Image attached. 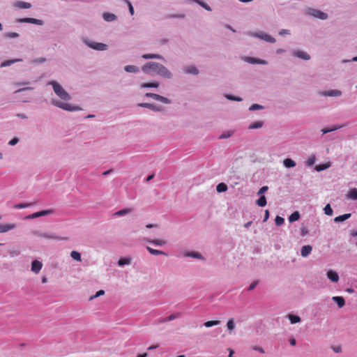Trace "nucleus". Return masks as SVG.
<instances>
[{
    "instance_id": "f257e3e1",
    "label": "nucleus",
    "mask_w": 357,
    "mask_h": 357,
    "mask_svg": "<svg viewBox=\"0 0 357 357\" xmlns=\"http://www.w3.org/2000/svg\"><path fill=\"white\" fill-rule=\"evenodd\" d=\"M142 71L148 75L155 73L163 77L170 79L172 73L163 65L157 62H148L142 67Z\"/></svg>"
},
{
    "instance_id": "f03ea898",
    "label": "nucleus",
    "mask_w": 357,
    "mask_h": 357,
    "mask_svg": "<svg viewBox=\"0 0 357 357\" xmlns=\"http://www.w3.org/2000/svg\"><path fill=\"white\" fill-rule=\"evenodd\" d=\"M55 93L62 100H70V96L63 89V88L56 82H51Z\"/></svg>"
},
{
    "instance_id": "7ed1b4c3",
    "label": "nucleus",
    "mask_w": 357,
    "mask_h": 357,
    "mask_svg": "<svg viewBox=\"0 0 357 357\" xmlns=\"http://www.w3.org/2000/svg\"><path fill=\"white\" fill-rule=\"evenodd\" d=\"M305 14L314 18H319L321 20H326L328 17V15L326 13L312 8H307L305 10Z\"/></svg>"
},
{
    "instance_id": "20e7f679",
    "label": "nucleus",
    "mask_w": 357,
    "mask_h": 357,
    "mask_svg": "<svg viewBox=\"0 0 357 357\" xmlns=\"http://www.w3.org/2000/svg\"><path fill=\"white\" fill-rule=\"evenodd\" d=\"M52 103L55 106H56L59 108H61L64 110H67V111H76V110L79 109V108L78 107L72 106L71 105H70L68 103L63 102L59 100H53Z\"/></svg>"
},
{
    "instance_id": "39448f33",
    "label": "nucleus",
    "mask_w": 357,
    "mask_h": 357,
    "mask_svg": "<svg viewBox=\"0 0 357 357\" xmlns=\"http://www.w3.org/2000/svg\"><path fill=\"white\" fill-rule=\"evenodd\" d=\"M145 96L146 97H149V98H153L154 100H158V101H160L165 104H169L171 102V100L165 97H163V96H161L158 94H156V93H146L145 94Z\"/></svg>"
},
{
    "instance_id": "423d86ee",
    "label": "nucleus",
    "mask_w": 357,
    "mask_h": 357,
    "mask_svg": "<svg viewBox=\"0 0 357 357\" xmlns=\"http://www.w3.org/2000/svg\"><path fill=\"white\" fill-rule=\"evenodd\" d=\"M17 22H26V23H31L35 24L38 25H43V21L41 20L36 19V18H31V17H24V18H19L17 20Z\"/></svg>"
},
{
    "instance_id": "0eeeda50",
    "label": "nucleus",
    "mask_w": 357,
    "mask_h": 357,
    "mask_svg": "<svg viewBox=\"0 0 357 357\" xmlns=\"http://www.w3.org/2000/svg\"><path fill=\"white\" fill-rule=\"evenodd\" d=\"M255 36L271 43H275L273 37L265 33H255Z\"/></svg>"
},
{
    "instance_id": "6e6552de",
    "label": "nucleus",
    "mask_w": 357,
    "mask_h": 357,
    "mask_svg": "<svg viewBox=\"0 0 357 357\" xmlns=\"http://www.w3.org/2000/svg\"><path fill=\"white\" fill-rule=\"evenodd\" d=\"M89 47L96 50H107V45L101 43L90 42L87 43Z\"/></svg>"
},
{
    "instance_id": "1a4fd4ad",
    "label": "nucleus",
    "mask_w": 357,
    "mask_h": 357,
    "mask_svg": "<svg viewBox=\"0 0 357 357\" xmlns=\"http://www.w3.org/2000/svg\"><path fill=\"white\" fill-rule=\"evenodd\" d=\"M13 6L20 9H28L31 7V4L25 1H17L13 3Z\"/></svg>"
},
{
    "instance_id": "9d476101",
    "label": "nucleus",
    "mask_w": 357,
    "mask_h": 357,
    "mask_svg": "<svg viewBox=\"0 0 357 357\" xmlns=\"http://www.w3.org/2000/svg\"><path fill=\"white\" fill-rule=\"evenodd\" d=\"M43 264L38 260H34L31 264V271L36 273H38L42 268Z\"/></svg>"
},
{
    "instance_id": "9b49d317",
    "label": "nucleus",
    "mask_w": 357,
    "mask_h": 357,
    "mask_svg": "<svg viewBox=\"0 0 357 357\" xmlns=\"http://www.w3.org/2000/svg\"><path fill=\"white\" fill-rule=\"evenodd\" d=\"M15 227V224H0V233L8 231Z\"/></svg>"
},
{
    "instance_id": "f8f14e48",
    "label": "nucleus",
    "mask_w": 357,
    "mask_h": 357,
    "mask_svg": "<svg viewBox=\"0 0 357 357\" xmlns=\"http://www.w3.org/2000/svg\"><path fill=\"white\" fill-rule=\"evenodd\" d=\"M138 105L142 107L149 108L153 111H160L161 110L160 107L155 105L153 104H151V103H139Z\"/></svg>"
},
{
    "instance_id": "ddd939ff",
    "label": "nucleus",
    "mask_w": 357,
    "mask_h": 357,
    "mask_svg": "<svg viewBox=\"0 0 357 357\" xmlns=\"http://www.w3.org/2000/svg\"><path fill=\"white\" fill-rule=\"evenodd\" d=\"M312 248L311 245H304L301 248V255L303 257H307L312 252Z\"/></svg>"
},
{
    "instance_id": "4468645a",
    "label": "nucleus",
    "mask_w": 357,
    "mask_h": 357,
    "mask_svg": "<svg viewBox=\"0 0 357 357\" xmlns=\"http://www.w3.org/2000/svg\"><path fill=\"white\" fill-rule=\"evenodd\" d=\"M327 277L334 282H337L339 280L338 274L333 271H328L327 273Z\"/></svg>"
},
{
    "instance_id": "2eb2a0df",
    "label": "nucleus",
    "mask_w": 357,
    "mask_h": 357,
    "mask_svg": "<svg viewBox=\"0 0 357 357\" xmlns=\"http://www.w3.org/2000/svg\"><path fill=\"white\" fill-rule=\"evenodd\" d=\"M294 55L304 60H309L310 59V55L303 51H296L294 52Z\"/></svg>"
},
{
    "instance_id": "dca6fc26",
    "label": "nucleus",
    "mask_w": 357,
    "mask_h": 357,
    "mask_svg": "<svg viewBox=\"0 0 357 357\" xmlns=\"http://www.w3.org/2000/svg\"><path fill=\"white\" fill-rule=\"evenodd\" d=\"M332 299L337 304L339 307H342L345 304L344 299L342 296H333Z\"/></svg>"
},
{
    "instance_id": "f3484780",
    "label": "nucleus",
    "mask_w": 357,
    "mask_h": 357,
    "mask_svg": "<svg viewBox=\"0 0 357 357\" xmlns=\"http://www.w3.org/2000/svg\"><path fill=\"white\" fill-rule=\"evenodd\" d=\"M341 93V91L339 90H331L325 91L322 94L326 96H339Z\"/></svg>"
},
{
    "instance_id": "a211bd4d",
    "label": "nucleus",
    "mask_w": 357,
    "mask_h": 357,
    "mask_svg": "<svg viewBox=\"0 0 357 357\" xmlns=\"http://www.w3.org/2000/svg\"><path fill=\"white\" fill-rule=\"evenodd\" d=\"M142 57L144 59H162L163 57L158 54H144L142 56Z\"/></svg>"
},
{
    "instance_id": "6ab92c4d",
    "label": "nucleus",
    "mask_w": 357,
    "mask_h": 357,
    "mask_svg": "<svg viewBox=\"0 0 357 357\" xmlns=\"http://www.w3.org/2000/svg\"><path fill=\"white\" fill-rule=\"evenodd\" d=\"M347 197L352 200H357V188L351 189L347 194Z\"/></svg>"
},
{
    "instance_id": "aec40b11",
    "label": "nucleus",
    "mask_w": 357,
    "mask_h": 357,
    "mask_svg": "<svg viewBox=\"0 0 357 357\" xmlns=\"http://www.w3.org/2000/svg\"><path fill=\"white\" fill-rule=\"evenodd\" d=\"M351 213H345L344 215H339V216L335 218L334 221L335 222H343V221L349 219L351 217Z\"/></svg>"
},
{
    "instance_id": "412c9836",
    "label": "nucleus",
    "mask_w": 357,
    "mask_h": 357,
    "mask_svg": "<svg viewBox=\"0 0 357 357\" xmlns=\"http://www.w3.org/2000/svg\"><path fill=\"white\" fill-rule=\"evenodd\" d=\"M181 316L180 313H176V314H172L169 316L167 317L166 318L162 319L160 322L164 323L166 321L174 320L176 318H178Z\"/></svg>"
},
{
    "instance_id": "4be33fe9",
    "label": "nucleus",
    "mask_w": 357,
    "mask_h": 357,
    "mask_svg": "<svg viewBox=\"0 0 357 357\" xmlns=\"http://www.w3.org/2000/svg\"><path fill=\"white\" fill-rule=\"evenodd\" d=\"M247 61L250 63H259V64H266L267 63V61L265 60L252 58V57H248Z\"/></svg>"
},
{
    "instance_id": "5701e85b",
    "label": "nucleus",
    "mask_w": 357,
    "mask_h": 357,
    "mask_svg": "<svg viewBox=\"0 0 357 357\" xmlns=\"http://www.w3.org/2000/svg\"><path fill=\"white\" fill-rule=\"evenodd\" d=\"M116 16L113 13H106L103 15V19L107 22H112L115 20Z\"/></svg>"
},
{
    "instance_id": "b1692460",
    "label": "nucleus",
    "mask_w": 357,
    "mask_h": 357,
    "mask_svg": "<svg viewBox=\"0 0 357 357\" xmlns=\"http://www.w3.org/2000/svg\"><path fill=\"white\" fill-rule=\"evenodd\" d=\"M124 69L128 73H137L139 71V68L134 65L126 66Z\"/></svg>"
},
{
    "instance_id": "393cba45",
    "label": "nucleus",
    "mask_w": 357,
    "mask_h": 357,
    "mask_svg": "<svg viewBox=\"0 0 357 357\" xmlns=\"http://www.w3.org/2000/svg\"><path fill=\"white\" fill-rule=\"evenodd\" d=\"M185 72L186 73L194 74V75H197L199 73L197 68L193 66H188V67L185 68Z\"/></svg>"
},
{
    "instance_id": "a878e982",
    "label": "nucleus",
    "mask_w": 357,
    "mask_h": 357,
    "mask_svg": "<svg viewBox=\"0 0 357 357\" xmlns=\"http://www.w3.org/2000/svg\"><path fill=\"white\" fill-rule=\"evenodd\" d=\"M284 165L286 167L290 168L294 167L296 165V162L291 158H287L283 162Z\"/></svg>"
},
{
    "instance_id": "bb28decb",
    "label": "nucleus",
    "mask_w": 357,
    "mask_h": 357,
    "mask_svg": "<svg viewBox=\"0 0 357 357\" xmlns=\"http://www.w3.org/2000/svg\"><path fill=\"white\" fill-rule=\"evenodd\" d=\"M159 86L158 82H149V83H144L141 84V88H157Z\"/></svg>"
},
{
    "instance_id": "cd10ccee",
    "label": "nucleus",
    "mask_w": 357,
    "mask_h": 357,
    "mask_svg": "<svg viewBox=\"0 0 357 357\" xmlns=\"http://www.w3.org/2000/svg\"><path fill=\"white\" fill-rule=\"evenodd\" d=\"M146 249L151 254V255H165V252H162V251H160V250H155V249H153V248H151V247H146Z\"/></svg>"
},
{
    "instance_id": "c85d7f7f",
    "label": "nucleus",
    "mask_w": 357,
    "mask_h": 357,
    "mask_svg": "<svg viewBox=\"0 0 357 357\" xmlns=\"http://www.w3.org/2000/svg\"><path fill=\"white\" fill-rule=\"evenodd\" d=\"M300 218V213L298 211L294 212L289 218L290 222H295Z\"/></svg>"
},
{
    "instance_id": "c756f323",
    "label": "nucleus",
    "mask_w": 357,
    "mask_h": 357,
    "mask_svg": "<svg viewBox=\"0 0 357 357\" xmlns=\"http://www.w3.org/2000/svg\"><path fill=\"white\" fill-rule=\"evenodd\" d=\"M227 186L225 183H219L217 187H216V190L218 192H225L227 191Z\"/></svg>"
},
{
    "instance_id": "7c9ffc66",
    "label": "nucleus",
    "mask_w": 357,
    "mask_h": 357,
    "mask_svg": "<svg viewBox=\"0 0 357 357\" xmlns=\"http://www.w3.org/2000/svg\"><path fill=\"white\" fill-rule=\"evenodd\" d=\"M132 211V209L130 208H128L120 210V211L116 212L114 215H118V216H121V215H126Z\"/></svg>"
},
{
    "instance_id": "2f4dec72",
    "label": "nucleus",
    "mask_w": 357,
    "mask_h": 357,
    "mask_svg": "<svg viewBox=\"0 0 357 357\" xmlns=\"http://www.w3.org/2000/svg\"><path fill=\"white\" fill-rule=\"evenodd\" d=\"M257 204L259 206H265L266 205V199L265 196H261L257 201Z\"/></svg>"
},
{
    "instance_id": "473e14b6",
    "label": "nucleus",
    "mask_w": 357,
    "mask_h": 357,
    "mask_svg": "<svg viewBox=\"0 0 357 357\" xmlns=\"http://www.w3.org/2000/svg\"><path fill=\"white\" fill-rule=\"evenodd\" d=\"M70 256L73 259L77 261H81L82 260L80 253L77 251H72L70 253Z\"/></svg>"
},
{
    "instance_id": "72a5a7b5",
    "label": "nucleus",
    "mask_w": 357,
    "mask_h": 357,
    "mask_svg": "<svg viewBox=\"0 0 357 357\" xmlns=\"http://www.w3.org/2000/svg\"><path fill=\"white\" fill-rule=\"evenodd\" d=\"M147 241L150 242L155 245H159V246L163 245L166 243V241L163 239H155L153 241Z\"/></svg>"
},
{
    "instance_id": "f704fd0d",
    "label": "nucleus",
    "mask_w": 357,
    "mask_h": 357,
    "mask_svg": "<svg viewBox=\"0 0 357 357\" xmlns=\"http://www.w3.org/2000/svg\"><path fill=\"white\" fill-rule=\"evenodd\" d=\"M342 127H343V126H333V127H331V128H324V129H322V130H321V131H322V132H323L324 134H326V133H328V132H332V131L336 130H337V129H340V128H342Z\"/></svg>"
},
{
    "instance_id": "c9c22d12",
    "label": "nucleus",
    "mask_w": 357,
    "mask_h": 357,
    "mask_svg": "<svg viewBox=\"0 0 357 357\" xmlns=\"http://www.w3.org/2000/svg\"><path fill=\"white\" fill-rule=\"evenodd\" d=\"M289 319L291 324H296L301 321V318L298 316L289 314Z\"/></svg>"
},
{
    "instance_id": "e433bc0d",
    "label": "nucleus",
    "mask_w": 357,
    "mask_h": 357,
    "mask_svg": "<svg viewBox=\"0 0 357 357\" xmlns=\"http://www.w3.org/2000/svg\"><path fill=\"white\" fill-rule=\"evenodd\" d=\"M220 321H206L204 324V326L209 328V327H212L213 326H217V325L220 324Z\"/></svg>"
},
{
    "instance_id": "4c0bfd02",
    "label": "nucleus",
    "mask_w": 357,
    "mask_h": 357,
    "mask_svg": "<svg viewBox=\"0 0 357 357\" xmlns=\"http://www.w3.org/2000/svg\"><path fill=\"white\" fill-rule=\"evenodd\" d=\"M38 217L43 216V215H47L53 213V210L48 209V210H44L37 212Z\"/></svg>"
},
{
    "instance_id": "58836bf2",
    "label": "nucleus",
    "mask_w": 357,
    "mask_h": 357,
    "mask_svg": "<svg viewBox=\"0 0 357 357\" xmlns=\"http://www.w3.org/2000/svg\"><path fill=\"white\" fill-rule=\"evenodd\" d=\"M325 214L328 215H332L333 211L332 208L331 207L330 204H326V206L324 208Z\"/></svg>"
},
{
    "instance_id": "ea45409f",
    "label": "nucleus",
    "mask_w": 357,
    "mask_h": 357,
    "mask_svg": "<svg viewBox=\"0 0 357 357\" xmlns=\"http://www.w3.org/2000/svg\"><path fill=\"white\" fill-rule=\"evenodd\" d=\"M263 126V123L261 121H257V122H255L254 123L250 125L249 126V129H257V128H259L261 127H262Z\"/></svg>"
},
{
    "instance_id": "a19ab883",
    "label": "nucleus",
    "mask_w": 357,
    "mask_h": 357,
    "mask_svg": "<svg viewBox=\"0 0 357 357\" xmlns=\"http://www.w3.org/2000/svg\"><path fill=\"white\" fill-rule=\"evenodd\" d=\"M227 326L229 331L234 330V328H235V324L233 319H230L228 320L227 323Z\"/></svg>"
},
{
    "instance_id": "79ce46f5",
    "label": "nucleus",
    "mask_w": 357,
    "mask_h": 357,
    "mask_svg": "<svg viewBox=\"0 0 357 357\" xmlns=\"http://www.w3.org/2000/svg\"><path fill=\"white\" fill-rule=\"evenodd\" d=\"M130 263V259L128 258H122L120 259L118 261V264L119 266H123L126 264H129Z\"/></svg>"
},
{
    "instance_id": "37998d69",
    "label": "nucleus",
    "mask_w": 357,
    "mask_h": 357,
    "mask_svg": "<svg viewBox=\"0 0 357 357\" xmlns=\"http://www.w3.org/2000/svg\"><path fill=\"white\" fill-rule=\"evenodd\" d=\"M21 61V59H15V60H8V61H6L4 62H3L1 65V67H4V66H8L13 63H14L15 62H17V61Z\"/></svg>"
},
{
    "instance_id": "c03bdc74",
    "label": "nucleus",
    "mask_w": 357,
    "mask_h": 357,
    "mask_svg": "<svg viewBox=\"0 0 357 357\" xmlns=\"http://www.w3.org/2000/svg\"><path fill=\"white\" fill-rule=\"evenodd\" d=\"M275 222L277 226H281L284 222V219L278 215L275 218Z\"/></svg>"
},
{
    "instance_id": "a18cd8bd",
    "label": "nucleus",
    "mask_w": 357,
    "mask_h": 357,
    "mask_svg": "<svg viewBox=\"0 0 357 357\" xmlns=\"http://www.w3.org/2000/svg\"><path fill=\"white\" fill-rule=\"evenodd\" d=\"M105 294V291L101 289V290H99L96 292V294L93 296H91L90 298H89V301H91L93 299H94L95 298H97V297H99L100 296H102Z\"/></svg>"
},
{
    "instance_id": "49530a36",
    "label": "nucleus",
    "mask_w": 357,
    "mask_h": 357,
    "mask_svg": "<svg viewBox=\"0 0 357 357\" xmlns=\"http://www.w3.org/2000/svg\"><path fill=\"white\" fill-rule=\"evenodd\" d=\"M31 205V204H15L13 208H16V209H20V208H26V207H29Z\"/></svg>"
},
{
    "instance_id": "de8ad7c7",
    "label": "nucleus",
    "mask_w": 357,
    "mask_h": 357,
    "mask_svg": "<svg viewBox=\"0 0 357 357\" xmlns=\"http://www.w3.org/2000/svg\"><path fill=\"white\" fill-rule=\"evenodd\" d=\"M330 165H319L316 166L315 169L318 172L322 171L328 168Z\"/></svg>"
},
{
    "instance_id": "09e8293b",
    "label": "nucleus",
    "mask_w": 357,
    "mask_h": 357,
    "mask_svg": "<svg viewBox=\"0 0 357 357\" xmlns=\"http://www.w3.org/2000/svg\"><path fill=\"white\" fill-rule=\"evenodd\" d=\"M186 255L188 257H192L197 258V259L202 258L201 255L198 252H190V253H188Z\"/></svg>"
},
{
    "instance_id": "8fccbe9b",
    "label": "nucleus",
    "mask_w": 357,
    "mask_h": 357,
    "mask_svg": "<svg viewBox=\"0 0 357 357\" xmlns=\"http://www.w3.org/2000/svg\"><path fill=\"white\" fill-rule=\"evenodd\" d=\"M263 109V107L258 104H253L249 108V109L251 111L255 110V109Z\"/></svg>"
},
{
    "instance_id": "3c124183",
    "label": "nucleus",
    "mask_w": 357,
    "mask_h": 357,
    "mask_svg": "<svg viewBox=\"0 0 357 357\" xmlns=\"http://www.w3.org/2000/svg\"><path fill=\"white\" fill-rule=\"evenodd\" d=\"M6 36L7 38H17L19 36V34L15 32H9L6 34Z\"/></svg>"
},
{
    "instance_id": "603ef678",
    "label": "nucleus",
    "mask_w": 357,
    "mask_h": 357,
    "mask_svg": "<svg viewBox=\"0 0 357 357\" xmlns=\"http://www.w3.org/2000/svg\"><path fill=\"white\" fill-rule=\"evenodd\" d=\"M314 162H315V157L314 156L310 157L308 158V160L307 161V165L308 166H312V165H314Z\"/></svg>"
},
{
    "instance_id": "864d4df0",
    "label": "nucleus",
    "mask_w": 357,
    "mask_h": 357,
    "mask_svg": "<svg viewBox=\"0 0 357 357\" xmlns=\"http://www.w3.org/2000/svg\"><path fill=\"white\" fill-rule=\"evenodd\" d=\"M226 97H227V99L231 100H236V101H241L242 100L241 98L234 97V96H231V95H227Z\"/></svg>"
},
{
    "instance_id": "5fc2aeb1",
    "label": "nucleus",
    "mask_w": 357,
    "mask_h": 357,
    "mask_svg": "<svg viewBox=\"0 0 357 357\" xmlns=\"http://www.w3.org/2000/svg\"><path fill=\"white\" fill-rule=\"evenodd\" d=\"M184 17H185L184 14H177V15H167V17H168V18H174V17L183 18Z\"/></svg>"
},
{
    "instance_id": "6e6d98bb",
    "label": "nucleus",
    "mask_w": 357,
    "mask_h": 357,
    "mask_svg": "<svg viewBox=\"0 0 357 357\" xmlns=\"http://www.w3.org/2000/svg\"><path fill=\"white\" fill-rule=\"evenodd\" d=\"M19 139L17 137H14L9 142L8 144L10 146H14L18 142Z\"/></svg>"
},
{
    "instance_id": "4d7b16f0",
    "label": "nucleus",
    "mask_w": 357,
    "mask_h": 357,
    "mask_svg": "<svg viewBox=\"0 0 357 357\" xmlns=\"http://www.w3.org/2000/svg\"><path fill=\"white\" fill-rule=\"evenodd\" d=\"M252 349L253 350L257 351H259V352H260L261 354H264L265 353L264 349L262 347H260L255 346V347H252Z\"/></svg>"
},
{
    "instance_id": "13d9d810",
    "label": "nucleus",
    "mask_w": 357,
    "mask_h": 357,
    "mask_svg": "<svg viewBox=\"0 0 357 357\" xmlns=\"http://www.w3.org/2000/svg\"><path fill=\"white\" fill-rule=\"evenodd\" d=\"M257 284H258L257 282H254L251 283L248 287V290L249 291L253 290L255 288V287L257 285Z\"/></svg>"
},
{
    "instance_id": "bf43d9fd",
    "label": "nucleus",
    "mask_w": 357,
    "mask_h": 357,
    "mask_svg": "<svg viewBox=\"0 0 357 357\" xmlns=\"http://www.w3.org/2000/svg\"><path fill=\"white\" fill-rule=\"evenodd\" d=\"M19 254H20V251L17 250L10 251V255L11 257L18 255Z\"/></svg>"
},
{
    "instance_id": "052dcab7",
    "label": "nucleus",
    "mask_w": 357,
    "mask_h": 357,
    "mask_svg": "<svg viewBox=\"0 0 357 357\" xmlns=\"http://www.w3.org/2000/svg\"><path fill=\"white\" fill-rule=\"evenodd\" d=\"M267 190H268V187L267 186H263L259 190L258 194H262V193L265 192Z\"/></svg>"
},
{
    "instance_id": "680f3d73",
    "label": "nucleus",
    "mask_w": 357,
    "mask_h": 357,
    "mask_svg": "<svg viewBox=\"0 0 357 357\" xmlns=\"http://www.w3.org/2000/svg\"><path fill=\"white\" fill-rule=\"evenodd\" d=\"M32 89H33V88H31V87H26V88L20 89L18 90L15 91V93H20V92H21L22 91L32 90Z\"/></svg>"
},
{
    "instance_id": "e2e57ef3",
    "label": "nucleus",
    "mask_w": 357,
    "mask_h": 357,
    "mask_svg": "<svg viewBox=\"0 0 357 357\" xmlns=\"http://www.w3.org/2000/svg\"><path fill=\"white\" fill-rule=\"evenodd\" d=\"M269 218V211L268 210H266L265 211V214H264V222H266Z\"/></svg>"
},
{
    "instance_id": "0e129e2a",
    "label": "nucleus",
    "mask_w": 357,
    "mask_h": 357,
    "mask_svg": "<svg viewBox=\"0 0 357 357\" xmlns=\"http://www.w3.org/2000/svg\"><path fill=\"white\" fill-rule=\"evenodd\" d=\"M27 218H29V219H33V218H38V213L36 212V213H34L33 214H31Z\"/></svg>"
},
{
    "instance_id": "69168bd1",
    "label": "nucleus",
    "mask_w": 357,
    "mask_h": 357,
    "mask_svg": "<svg viewBox=\"0 0 357 357\" xmlns=\"http://www.w3.org/2000/svg\"><path fill=\"white\" fill-rule=\"evenodd\" d=\"M280 35H284V34H289V31L287 30V29H282L280 31Z\"/></svg>"
},
{
    "instance_id": "338daca9",
    "label": "nucleus",
    "mask_w": 357,
    "mask_h": 357,
    "mask_svg": "<svg viewBox=\"0 0 357 357\" xmlns=\"http://www.w3.org/2000/svg\"><path fill=\"white\" fill-rule=\"evenodd\" d=\"M128 5H129V11H130V14L132 15L134 14V8L130 2H128Z\"/></svg>"
},
{
    "instance_id": "774afa93",
    "label": "nucleus",
    "mask_w": 357,
    "mask_h": 357,
    "mask_svg": "<svg viewBox=\"0 0 357 357\" xmlns=\"http://www.w3.org/2000/svg\"><path fill=\"white\" fill-rule=\"evenodd\" d=\"M289 342H290V344L292 346H295L296 343V340L294 338L291 339Z\"/></svg>"
}]
</instances>
